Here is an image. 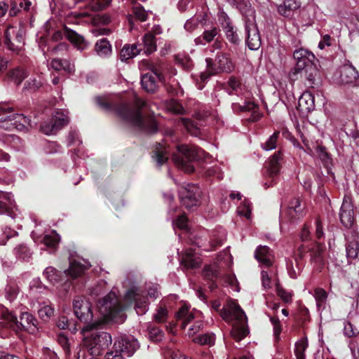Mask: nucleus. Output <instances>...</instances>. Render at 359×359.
Instances as JSON below:
<instances>
[{
  "instance_id": "1",
  "label": "nucleus",
  "mask_w": 359,
  "mask_h": 359,
  "mask_svg": "<svg viewBox=\"0 0 359 359\" xmlns=\"http://www.w3.org/2000/svg\"><path fill=\"white\" fill-rule=\"evenodd\" d=\"M96 102L104 111H115L116 114L123 121L140 130L148 133H155L157 130V124L155 120L151 117L145 118L142 115L141 109L145 107L147 104L140 98L135 99V108L134 109L126 103L114 105L100 97L96 98Z\"/></svg>"
},
{
  "instance_id": "2",
  "label": "nucleus",
  "mask_w": 359,
  "mask_h": 359,
  "mask_svg": "<svg viewBox=\"0 0 359 359\" xmlns=\"http://www.w3.org/2000/svg\"><path fill=\"white\" fill-rule=\"evenodd\" d=\"M0 327L11 329L18 332L26 331L30 334H35L38 331L37 320L32 314L28 312L22 313L18 320L15 315L8 309H3L1 312Z\"/></svg>"
},
{
  "instance_id": "3",
  "label": "nucleus",
  "mask_w": 359,
  "mask_h": 359,
  "mask_svg": "<svg viewBox=\"0 0 359 359\" xmlns=\"http://www.w3.org/2000/svg\"><path fill=\"white\" fill-rule=\"evenodd\" d=\"M101 324L100 320H95L93 323L86 325L81 329V333L83 339L86 340L88 346H92L95 350L93 351L95 354H99L100 349L108 347L111 344V336L106 332H93Z\"/></svg>"
},
{
  "instance_id": "4",
  "label": "nucleus",
  "mask_w": 359,
  "mask_h": 359,
  "mask_svg": "<svg viewBox=\"0 0 359 359\" xmlns=\"http://www.w3.org/2000/svg\"><path fill=\"white\" fill-rule=\"evenodd\" d=\"M207 69L209 74L203 73L201 78L203 81L208 79L210 74L231 73L235 69V65L230 55L227 53L218 52L214 60L206 58Z\"/></svg>"
},
{
  "instance_id": "5",
  "label": "nucleus",
  "mask_w": 359,
  "mask_h": 359,
  "mask_svg": "<svg viewBox=\"0 0 359 359\" xmlns=\"http://www.w3.org/2000/svg\"><path fill=\"white\" fill-rule=\"evenodd\" d=\"M200 149L194 146L182 144L177 147V152L172 156L174 163L185 172H194V168L191 164L199 156Z\"/></svg>"
},
{
  "instance_id": "6",
  "label": "nucleus",
  "mask_w": 359,
  "mask_h": 359,
  "mask_svg": "<svg viewBox=\"0 0 359 359\" xmlns=\"http://www.w3.org/2000/svg\"><path fill=\"white\" fill-rule=\"evenodd\" d=\"M140 344L133 337H127L115 341L111 350L105 355V359H126L138 348Z\"/></svg>"
},
{
  "instance_id": "7",
  "label": "nucleus",
  "mask_w": 359,
  "mask_h": 359,
  "mask_svg": "<svg viewBox=\"0 0 359 359\" xmlns=\"http://www.w3.org/2000/svg\"><path fill=\"white\" fill-rule=\"evenodd\" d=\"M99 311L105 320H114L123 311V307L118 302L114 292H109L99 302Z\"/></svg>"
},
{
  "instance_id": "8",
  "label": "nucleus",
  "mask_w": 359,
  "mask_h": 359,
  "mask_svg": "<svg viewBox=\"0 0 359 359\" xmlns=\"http://www.w3.org/2000/svg\"><path fill=\"white\" fill-rule=\"evenodd\" d=\"M178 192L180 202L187 209L191 210L198 205L201 193L198 186L187 184L182 186Z\"/></svg>"
},
{
  "instance_id": "9",
  "label": "nucleus",
  "mask_w": 359,
  "mask_h": 359,
  "mask_svg": "<svg viewBox=\"0 0 359 359\" xmlns=\"http://www.w3.org/2000/svg\"><path fill=\"white\" fill-rule=\"evenodd\" d=\"M73 309L75 316L86 325L93 323V314L91 304L84 297H76L73 301Z\"/></svg>"
},
{
  "instance_id": "10",
  "label": "nucleus",
  "mask_w": 359,
  "mask_h": 359,
  "mask_svg": "<svg viewBox=\"0 0 359 359\" xmlns=\"http://www.w3.org/2000/svg\"><path fill=\"white\" fill-rule=\"evenodd\" d=\"M293 58L295 60V65L291 70V76L296 79V76L299 72L313 64L315 55L306 49L299 48L294 51Z\"/></svg>"
},
{
  "instance_id": "11",
  "label": "nucleus",
  "mask_w": 359,
  "mask_h": 359,
  "mask_svg": "<svg viewBox=\"0 0 359 359\" xmlns=\"http://www.w3.org/2000/svg\"><path fill=\"white\" fill-rule=\"evenodd\" d=\"M220 316L226 322H241L243 323L247 320L244 311L240 306L233 300H229L224 305L223 309L220 311Z\"/></svg>"
},
{
  "instance_id": "12",
  "label": "nucleus",
  "mask_w": 359,
  "mask_h": 359,
  "mask_svg": "<svg viewBox=\"0 0 359 359\" xmlns=\"http://www.w3.org/2000/svg\"><path fill=\"white\" fill-rule=\"evenodd\" d=\"M64 35L67 39H68L79 50H85L89 46L88 42L82 35L79 34L75 31L68 28L66 26L64 27ZM62 37V32L58 30L53 33L52 39L55 41H60Z\"/></svg>"
},
{
  "instance_id": "13",
  "label": "nucleus",
  "mask_w": 359,
  "mask_h": 359,
  "mask_svg": "<svg viewBox=\"0 0 359 359\" xmlns=\"http://www.w3.org/2000/svg\"><path fill=\"white\" fill-rule=\"evenodd\" d=\"M245 32L248 47L252 50H258L261 46V37L256 20L251 19L250 21H245Z\"/></svg>"
},
{
  "instance_id": "14",
  "label": "nucleus",
  "mask_w": 359,
  "mask_h": 359,
  "mask_svg": "<svg viewBox=\"0 0 359 359\" xmlns=\"http://www.w3.org/2000/svg\"><path fill=\"white\" fill-rule=\"evenodd\" d=\"M304 215V205L302 203L299 198H294L290 201L286 210L281 212L280 217L283 220L295 221Z\"/></svg>"
},
{
  "instance_id": "15",
  "label": "nucleus",
  "mask_w": 359,
  "mask_h": 359,
  "mask_svg": "<svg viewBox=\"0 0 359 359\" xmlns=\"http://www.w3.org/2000/svg\"><path fill=\"white\" fill-rule=\"evenodd\" d=\"M5 44L11 50H20L24 45V31L21 29L15 31L13 27H8L5 32Z\"/></svg>"
},
{
  "instance_id": "16",
  "label": "nucleus",
  "mask_w": 359,
  "mask_h": 359,
  "mask_svg": "<svg viewBox=\"0 0 359 359\" xmlns=\"http://www.w3.org/2000/svg\"><path fill=\"white\" fill-rule=\"evenodd\" d=\"M218 21L223 28L228 41L233 45H238L240 43L239 36L228 15L224 11L219 13Z\"/></svg>"
},
{
  "instance_id": "17",
  "label": "nucleus",
  "mask_w": 359,
  "mask_h": 359,
  "mask_svg": "<svg viewBox=\"0 0 359 359\" xmlns=\"http://www.w3.org/2000/svg\"><path fill=\"white\" fill-rule=\"evenodd\" d=\"M151 73L144 74L141 79L142 88L148 93H154L158 88V81H163V76L159 72V69L151 67Z\"/></svg>"
},
{
  "instance_id": "18",
  "label": "nucleus",
  "mask_w": 359,
  "mask_h": 359,
  "mask_svg": "<svg viewBox=\"0 0 359 359\" xmlns=\"http://www.w3.org/2000/svg\"><path fill=\"white\" fill-rule=\"evenodd\" d=\"M340 219L346 227L351 226L353 222V209L351 198L345 196L340 210Z\"/></svg>"
},
{
  "instance_id": "19",
  "label": "nucleus",
  "mask_w": 359,
  "mask_h": 359,
  "mask_svg": "<svg viewBox=\"0 0 359 359\" xmlns=\"http://www.w3.org/2000/svg\"><path fill=\"white\" fill-rule=\"evenodd\" d=\"M282 159V153L278 151L276 152L269 159L268 166L266 167V174L272 179L270 184L265 183L266 188L272 186L273 182V177L276 176L280 169V161Z\"/></svg>"
},
{
  "instance_id": "20",
  "label": "nucleus",
  "mask_w": 359,
  "mask_h": 359,
  "mask_svg": "<svg viewBox=\"0 0 359 359\" xmlns=\"http://www.w3.org/2000/svg\"><path fill=\"white\" fill-rule=\"evenodd\" d=\"M297 109L303 116H306L312 111L315 109L313 95L309 91L304 92L299 98Z\"/></svg>"
},
{
  "instance_id": "21",
  "label": "nucleus",
  "mask_w": 359,
  "mask_h": 359,
  "mask_svg": "<svg viewBox=\"0 0 359 359\" xmlns=\"http://www.w3.org/2000/svg\"><path fill=\"white\" fill-rule=\"evenodd\" d=\"M180 263L187 269H193L200 266L201 260L196 256L194 249L189 248L182 255Z\"/></svg>"
},
{
  "instance_id": "22",
  "label": "nucleus",
  "mask_w": 359,
  "mask_h": 359,
  "mask_svg": "<svg viewBox=\"0 0 359 359\" xmlns=\"http://www.w3.org/2000/svg\"><path fill=\"white\" fill-rule=\"evenodd\" d=\"M300 7V4L296 0H285L282 4L277 6L278 13L285 17L291 18L294 11Z\"/></svg>"
},
{
  "instance_id": "23",
  "label": "nucleus",
  "mask_w": 359,
  "mask_h": 359,
  "mask_svg": "<svg viewBox=\"0 0 359 359\" xmlns=\"http://www.w3.org/2000/svg\"><path fill=\"white\" fill-rule=\"evenodd\" d=\"M255 259L262 264L269 267L272 265L273 257L270 249L266 246H259L255 253Z\"/></svg>"
},
{
  "instance_id": "24",
  "label": "nucleus",
  "mask_w": 359,
  "mask_h": 359,
  "mask_svg": "<svg viewBox=\"0 0 359 359\" xmlns=\"http://www.w3.org/2000/svg\"><path fill=\"white\" fill-rule=\"evenodd\" d=\"M50 67L55 71L63 70L69 74L75 71L74 63L67 59L54 58L51 60Z\"/></svg>"
},
{
  "instance_id": "25",
  "label": "nucleus",
  "mask_w": 359,
  "mask_h": 359,
  "mask_svg": "<svg viewBox=\"0 0 359 359\" xmlns=\"http://www.w3.org/2000/svg\"><path fill=\"white\" fill-rule=\"evenodd\" d=\"M358 72L352 65H344L340 70V79L344 83H351L356 81Z\"/></svg>"
},
{
  "instance_id": "26",
  "label": "nucleus",
  "mask_w": 359,
  "mask_h": 359,
  "mask_svg": "<svg viewBox=\"0 0 359 359\" xmlns=\"http://www.w3.org/2000/svg\"><path fill=\"white\" fill-rule=\"evenodd\" d=\"M90 267L89 264H83L79 262L73 260L69 263V269L65 271L67 276L72 278H76L81 276L83 273Z\"/></svg>"
},
{
  "instance_id": "27",
  "label": "nucleus",
  "mask_w": 359,
  "mask_h": 359,
  "mask_svg": "<svg viewBox=\"0 0 359 359\" xmlns=\"http://www.w3.org/2000/svg\"><path fill=\"white\" fill-rule=\"evenodd\" d=\"M237 8L245 17V22L250 21L251 19L255 20V11L249 0H239Z\"/></svg>"
},
{
  "instance_id": "28",
  "label": "nucleus",
  "mask_w": 359,
  "mask_h": 359,
  "mask_svg": "<svg viewBox=\"0 0 359 359\" xmlns=\"http://www.w3.org/2000/svg\"><path fill=\"white\" fill-rule=\"evenodd\" d=\"M248 333L249 331L246 326V320H245L243 323L236 322L233 324L231 335L236 341L242 340Z\"/></svg>"
},
{
  "instance_id": "29",
  "label": "nucleus",
  "mask_w": 359,
  "mask_h": 359,
  "mask_svg": "<svg viewBox=\"0 0 359 359\" xmlns=\"http://www.w3.org/2000/svg\"><path fill=\"white\" fill-rule=\"evenodd\" d=\"M177 320H182V327L185 328L187 324L194 318V314L192 311H189V306L184 304L176 313Z\"/></svg>"
},
{
  "instance_id": "30",
  "label": "nucleus",
  "mask_w": 359,
  "mask_h": 359,
  "mask_svg": "<svg viewBox=\"0 0 359 359\" xmlns=\"http://www.w3.org/2000/svg\"><path fill=\"white\" fill-rule=\"evenodd\" d=\"M13 253L17 259L26 262H28L32 256V251L25 243L17 245L13 249Z\"/></svg>"
},
{
  "instance_id": "31",
  "label": "nucleus",
  "mask_w": 359,
  "mask_h": 359,
  "mask_svg": "<svg viewBox=\"0 0 359 359\" xmlns=\"http://www.w3.org/2000/svg\"><path fill=\"white\" fill-rule=\"evenodd\" d=\"M344 333L348 337H352L359 334V316L350 318V320L345 323Z\"/></svg>"
},
{
  "instance_id": "32",
  "label": "nucleus",
  "mask_w": 359,
  "mask_h": 359,
  "mask_svg": "<svg viewBox=\"0 0 359 359\" xmlns=\"http://www.w3.org/2000/svg\"><path fill=\"white\" fill-rule=\"evenodd\" d=\"M325 246L323 244L317 243L311 250V259L318 264H324V255Z\"/></svg>"
},
{
  "instance_id": "33",
  "label": "nucleus",
  "mask_w": 359,
  "mask_h": 359,
  "mask_svg": "<svg viewBox=\"0 0 359 359\" xmlns=\"http://www.w3.org/2000/svg\"><path fill=\"white\" fill-rule=\"evenodd\" d=\"M318 73V69L313 64L309 65L306 68L304 69L302 72H299L301 77L306 79L307 85L309 87H313L316 81V76Z\"/></svg>"
},
{
  "instance_id": "34",
  "label": "nucleus",
  "mask_w": 359,
  "mask_h": 359,
  "mask_svg": "<svg viewBox=\"0 0 359 359\" xmlns=\"http://www.w3.org/2000/svg\"><path fill=\"white\" fill-rule=\"evenodd\" d=\"M140 52V48L136 44L125 45L120 52V58L122 61H126L135 57Z\"/></svg>"
},
{
  "instance_id": "35",
  "label": "nucleus",
  "mask_w": 359,
  "mask_h": 359,
  "mask_svg": "<svg viewBox=\"0 0 359 359\" xmlns=\"http://www.w3.org/2000/svg\"><path fill=\"white\" fill-rule=\"evenodd\" d=\"M9 121H13L14 128L18 130H23L27 125L29 124V120L23 114H12L8 115Z\"/></svg>"
},
{
  "instance_id": "36",
  "label": "nucleus",
  "mask_w": 359,
  "mask_h": 359,
  "mask_svg": "<svg viewBox=\"0 0 359 359\" xmlns=\"http://www.w3.org/2000/svg\"><path fill=\"white\" fill-rule=\"evenodd\" d=\"M144 51L146 54H151L156 50V42L154 34L147 32L143 37Z\"/></svg>"
},
{
  "instance_id": "37",
  "label": "nucleus",
  "mask_w": 359,
  "mask_h": 359,
  "mask_svg": "<svg viewBox=\"0 0 359 359\" xmlns=\"http://www.w3.org/2000/svg\"><path fill=\"white\" fill-rule=\"evenodd\" d=\"M95 50L101 57H107L111 53V46L106 39L99 40L95 46Z\"/></svg>"
},
{
  "instance_id": "38",
  "label": "nucleus",
  "mask_w": 359,
  "mask_h": 359,
  "mask_svg": "<svg viewBox=\"0 0 359 359\" xmlns=\"http://www.w3.org/2000/svg\"><path fill=\"white\" fill-rule=\"evenodd\" d=\"M226 90L229 95L237 94L242 90V85L234 76H231L226 83Z\"/></svg>"
},
{
  "instance_id": "39",
  "label": "nucleus",
  "mask_w": 359,
  "mask_h": 359,
  "mask_svg": "<svg viewBox=\"0 0 359 359\" xmlns=\"http://www.w3.org/2000/svg\"><path fill=\"white\" fill-rule=\"evenodd\" d=\"M54 123L56 124L59 130H61L63 127L67 126L69 123V118L67 115V112L65 113L62 111H57L55 113L53 118Z\"/></svg>"
},
{
  "instance_id": "40",
  "label": "nucleus",
  "mask_w": 359,
  "mask_h": 359,
  "mask_svg": "<svg viewBox=\"0 0 359 359\" xmlns=\"http://www.w3.org/2000/svg\"><path fill=\"white\" fill-rule=\"evenodd\" d=\"M156 159L159 166L167 162L168 159V151L161 144H158L155 151Z\"/></svg>"
},
{
  "instance_id": "41",
  "label": "nucleus",
  "mask_w": 359,
  "mask_h": 359,
  "mask_svg": "<svg viewBox=\"0 0 359 359\" xmlns=\"http://www.w3.org/2000/svg\"><path fill=\"white\" fill-rule=\"evenodd\" d=\"M40 308L38 310V314L41 319L47 321L53 316L54 309L50 305L44 303L40 304Z\"/></svg>"
},
{
  "instance_id": "42",
  "label": "nucleus",
  "mask_w": 359,
  "mask_h": 359,
  "mask_svg": "<svg viewBox=\"0 0 359 359\" xmlns=\"http://www.w3.org/2000/svg\"><path fill=\"white\" fill-rule=\"evenodd\" d=\"M193 341L200 345L212 346L215 343V334L212 333L201 334L194 338Z\"/></svg>"
},
{
  "instance_id": "43",
  "label": "nucleus",
  "mask_w": 359,
  "mask_h": 359,
  "mask_svg": "<svg viewBox=\"0 0 359 359\" xmlns=\"http://www.w3.org/2000/svg\"><path fill=\"white\" fill-rule=\"evenodd\" d=\"M314 297L317 306L319 309L324 308L327 298V292L323 288L318 287L314 290Z\"/></svg>"
},
{
  "instance_id": "44",
  "label": "nucleus",
  "mask_w": 359,
  "mask_h": 359,
  "mask_svg": "<svg viewBox=\"0 0 359 359\" xmlns=\"http://www.w3.org/2000/svg\"><path fill=\"white\" fill-rule=\"evenodd\" d=\"M43 276L51 283H56L60 280L59 272L53 266H48L43 271Z\"/></svg>"
},
{
  "instance_id": "45",
  "label": "nucleus",
  "mask_w": 359,
  "mask_h": 359,
  "mask_svg": "<svg viewBox=\"0 0 359 359\" xmlns=\"http://www.w3.org/2000/svg\"><path fill=\"white\" fill-rule=\"evenodd\" d=\"M280 136V132H274L265 142L262 144V148L265 151H270L276 148L278 138Z\"/></svg>"
},
{
  "instance_id": "46",
  "label": "nucleus",
  "mask_w": 359,
  "mask_h": 359,
  "mask_svg": "<svg viewBox=\"0 0 359 359\" xmlns=\"http://www.w3.org/2000/svg\"><path fill=\"white\" fill-rule=\"evenodd\" d=\"M308 347L307 341L301 339L295 344L294 353L297 359H305L304 352Z\"/></svg>"
},
{
  "instance_id": "47",
  "label": "nucleus",
  "mask_w": 359,
  "mask_h": 359,
  "mask_svg": "<svg viewBox=\"0 0 359 359\" xmlns=\"http://www.w3.org/2000/svg\"><path fill=\"white\" fill-rule=\"evenodd\" d=\"M9 76L17 85H20L27 76V74L23 69L18 67L10 72Z\"/></svg>"
},
{
  "instance_id": "48",
  "label": "nucleus",
  "mask_w": 359,
  "mask_h": 359,
  "mask_svg": "<svg viewBox=\"0 0 359 359\" xmlns=\"http://www.w3.org/2000/svg\"><path fill=\"white\" fill-rule=\"evenodd\" d=\"M346 256L348 259L357 258L359 251V243L354 240L348 243L346 245Z\"/></svg>"
},
{
  "instance_id": "49",
  "label": "nucleus",
  "mask_w": 359,
  "mask_h": 359,
  "mask_svg": "<svg viewBox=\"0 0 359 359\" xmlns=\"http://www.w3.org/2000/svg\"><path fill=\"white\" fill-rule=\"evenodd\" d=\"M231 107L233 112L240 113L254 110L257 107V105L252 102L247 101L245 102L243 105L237 102H233Z\"/></svg>"
},
{
  "instance_id": "50",
  "label": "nucleus",
  "mask_w": 359,
  "mask_h": 359,
  "mask_svg": "<svg viewBox=\"0 0 359 359\" xmlns=\"http://www.w3.org/2000/svg\"><path fill=\"white\" fill-rule=\"evenodd\" d=\"M203 21H205L204 18H200L199 17L194 16L187 20L184 26V29L189 32H192L196 29L199 25L203 23Z\"/></svg>"
},
{
  "instance_id": "51",
  "label": "nucleus",
  "mask_w": 359,
  "mask_h": 359,
  "mask_svg": "<svg viewBox=\"0 0 359 359\" xmlns=\"http://www.w3.org/2000/svg\"><path fill=\"white\" fill-rule=\"evenodd\" d=\"M203 276L206 280L214 281L218 276V267L217 265L205 266L203 270Z\"/></svg>"
},
{
  "instance_id": "52",
  "label": "nucleus",
  "mask_w": 359,
  "mask_h": 359,
  "mask_svg": "<svg viewBox=\"0 0 359 359\" xmlns=\"http://www.w3.org/2000/svg\"><path fill=\"white\" fill-rule=\"evenodd\" d=\"M59 236L55 231L50 234L45 235L42 239V243L47 247L55 248L59 243Z\"/></svg>"
},
{
  "instance_id": "53",
  "label": "nucleus",
  "mask_w": 359,
  "mask_h": 359,
  "mask_svg": "<svg viewBox=\"0 0 359 359\" xmlns=\"http://www.w3.org/2000/svg\"><path fill=\"white\" fill-rule=\"evenodd\" d=\"M41 131L45 135H54L59 131L56 124L54 123L53 120L44 121L40 127Z\"/></svg>"
},
{
  "instance_id": "54",
  "label": "nucleus",
  "mask_w": 359,
  "mask_h": 359,
  "mask_svg": "<svg viewBox=\"0 0 359 359\" xmlns=\"http://www.w3.org/2000/svg\"><path fill=\"white\" fill-rule=\"evenodd\" d=\"M166 109L173 114H182L184 113L182 104L175 100H170L166 103Z\"/></svg>"
},
{
  "instance_id": "55",
  "label": "nucleus",
  "mask_w": 359,
  "mask_h": 359,
  "mask_svg": "<svg viewBox=\"0 0 359 359\" xmlns=\"http://www.w3.org/2000/svg\"><path fill=\"white\" fill-rule=\"evenodd\" d=\"M179 123H181L184 126L187 130L192 135L196 136L198 134V128L194 124V123L189 118H181L179 120Z\"/></svg>"
},
{
  "instance_id": "56",
  "label": "nucleus",
  "mask_w": 359,
  "mask_h": 359,
  "mask_svg": "<svg viewBox=\"0 0 359 359\" xmlns=\"http://www.w3.org/2000/svg\"><path fill=\"white\" fill-rule=\"evenodd\" d=\"M276 293L278 296L285 303L292 302V294L283 288L278 283H276Z\"/></svg>"
},
{
  "instance_id": "57",
  "label": "nucleus",
  "mask_w": 359,
  "mask_h": 359,
  "mask_svg": "<svg viewBox=\"0 0 359 359\" xmlns=\"http://www.w3.org/2000/svg\"><path fill=\"white\" fill-rule=\"evenodd\" d=\"M168 309L161 306L156 309V312L154 314V320L158 323H163L168 318Z\"/></svg>"
},
{
  "instance_id": "58",
  "label": "nucleus",
  "mask_w": 359,
  "mask_h": 359,
  "mask_svg": "<svg viewBox=\"0 0 359 359\" xmlns=\"http://www.w3.org/2000/svg\"><path fill=\"white\" fill-rule=\"evenodd\" d=\"M148 335L153 341H161L163 337V332L157 327L149 326L148 327Z\"/></svg>"
},
{
  "instance_id": "59",
  "label": "nucleus",
  "mask_w": 359,
  "mask_h": 359,
  "mask_svg": "<svg viewBox=\"0 0 359 359\" xmlns=\"http://www.w3.org/2000/svg\"><path fill=\"white\" fill-rule=\"evenodd\" d=\"M270 321L273 325L274 337L276 339H279L280 334L282 332V326L280 320L277 316H271Z\"/></svg>"
},
{
  "instance_id": "60",
  "label": "nucleus",
  "mask_w": 359,
  "mask_h": 359,
  "mask_svg": "<svg viewBox=\"0 0 359 359\" xmlns=\"http://www.w3.org/2000/svg\"><path fill=\"white\" fill-rule=\"evenodd\" d=\"M219 29L217 27H212L211 29L205 30L203 33V39L207 43H210L215 37L219 34Z\"/></svg>"
},
{
  "instance_id": "61",
  "label": "nucleus",
  "mask_w": 359,
  "mask_h": 359,
  "mask_svg": "<svg viewBox=\"0 0 359 359\" xmlns=\"http://www.w3.org/2000/svg\"><path fill=\"white\" fill-rule=\"evenodd\" d=\"M238 213L241 216H243L247 219H250L251 216L250 205L247 202H244L242 205L238 207Z\"/></svg>"
},
{
  "instance_id": "62",
  "label": "nucleus",
  "mask_w": 359,
  "mask_h": 359,
  "mask_svg": "<svg viewBox=\"0 0 359 359\" xmlns=\"http://www.w3.org/2000/svg\"><path fill=\"white\" fill-rule=\"evenodd\" d=\"M135 16L140 21H145L147 19V13L142 6H135L133 8Z\"/></svg>"
},
{
  "instance_id": "63",
  "label": "nucleus",
  "mask_w": 359,
  "mask_h": 359,
  "mask_svg": "<svg viewBox=\"0 0 359 359\" xmlns=\"http://www.w3.org/2000/svg\"><path fill=\"white\" fill-rule=\"evenodd\" d=\"M203 327V323L202 321H196L194 324L189 327L188 330V335L189 337H193L196 333H198L201 330Z\"/></svg>"
},
{
  "instance_id": "64",
  "label": "nucleus",
  "mask_w": 359,
  "mask_h": 359,
  "mask_svg": "<svg viewBox=\"0 0 359 359\" xmlns=\"http://www.w3.org/2000/svg\"><path fill=\"white\" fill-rule=\"evenodd\" d=\"M175 226L180 229H185L187 225V218L185 215H182L173 222Z\"/></svg>"
}]
</instances>
